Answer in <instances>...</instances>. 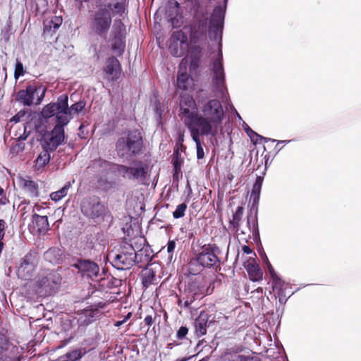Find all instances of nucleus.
<instances>
[{
    "label": "nucleus",
    "instance_id": "1",
    "mask_svg": "<svg viewBox=\"0 0 361 361\" xmlns=\"http://www.w3.org/2000/svg\"><path fill=\"white\" fill-rule=\"evenodd\" d=\"M228 0L222 5L216 6L211 14L209 25L207 22V8L200 4L195 6V20L190 27V39L191 44H198L206 39L208 30L211 39H219L217 58L212 62V85L214 91L224 97L227 92L225 84V73L222 63L221 38L224 29L225 14Z\"/></svg>",
    "mask_w": 361,
    "mask_h": 361
},
{
    "label": "nucleus",
    "instance_id": "2",
    "mask_svg": "<svg viewBox=\"0 0 361 361\" xmlns=\"http://www.w3.org/2000/svg\"><path fill=\"white\" fill-rule=\"evenodd\" d=\"M225 113L221 102L210 99L201 107V114L197 115L193 128L202 130V135L215 137L222 130Z\"/></svg>",
    "mask_w": 361,
    "mask_h": 361
},
{
    "label": "nucleus",
    "instance_id": "3",
    "mask_svg": "<svg viewBox=\"0 0 361 361\" xmlns=\"http://www.w3.org/2000/svg\"><path fill=\"white\" fill-rule=\"evenodd\" d=\"M112 24V2L97 0L96 7L91 13L90 28L101 38L106 39Z\"/></svg>",
    "mask_w": 361,
    "mask_h": 361
},
{
    "label": "nucleus",
    "instance_id": "4",
    "mask_svg": "<svg viewBox=\"0 0 361 361\" xmlns=\"http://www.w3.org/2000/svg\"><path fill=\"white\" fill-rule=\"evenodd\" d=\"M219 253V248L214 244L203 245L196 257L190 261V272L192 274H197L204 268H217L220 264L218 257Z\"/></svg>",
    "mask_w": 361,
    "mask_h": 361
},
{
    "label": "nucleus",
    "instance_id": "5",
    "mask_svg": "<svg viewBox=\"0 0 361 361\" xmlns=\"http://www.w3.org/2000/svg\"><path fill=\"white\" fill-rule=\"evenodd\" d=\"M106 260L118 270L130 269L136 263L135 248L132 245L125 243L109 251Z\"/></svg>",
    "mask_w": 361,
    "mask_h": 361
},
{
    "label": "nucleus",
    "instance_id": "6",
    "mask_svg": "<svg viewBox=\"0 0 361 361\" xmlns=\"http://www.w3.org/2000/svg\"><path fill=\"white\" fill-rule=\"evenodd\" d=\"M142 147V139L140 133L130 131L127 135L120 137L116 144V149L120 157H130L140 153Z\"/></svg>",
    "mask_w": 361,
    "mask_h": 361
},
{
    "label": "nucleus",
    "instance_id": "7",
    "mask_svg": "<svg viewBox=\"0 0 361 361\" xmlns=\"http://www.w3.org/2000/svg\"><path fill=\"white\" fill-rule=\"evenodd\" d=\"M67 102L68 97L66 94H62L58 97L56 102H51L42 110L41 114L44 118H50L55 116L56 123L68 124L71 120V117L67 116L66 111L67 109Z\"/></svg>",
    "mask_w": 361,
    "mask_h": 361
},
{
    "label": "nucleus",
    "instance_id": "8",
    "mask_svg": "<svg viewBox=\"0 0 361 361\" xmlns=\"http://www.w3.org/2000/svg\"><path fill=\"white\" fill-rule=\"evenodd\" d=\"M116 169V176L141 184L144 183L148 174V166L142 161H134L130 166L119 164Z\"/></svg>",
    "mask_w": 361,
    "mask_h": 361
},
{
    "label": "nucleus",
    "instance_id": "9",
    "mask_svg": "<svg viewBox=\"0 0 361 361\" xmlns=\"http://www.w3.org/2000/svg\"><path fill=\"white\" fill-rule=\"evenodd\" d=\"M46 88L42 86L37 87L35 85H29L25 90H20L17 93L16 99L25 106H30L34 104L39 105L42 103L45 96Z\"/></svg>",
    "mask_w": 361,
    "mask_h": 361
},
{
    "label": "nucleus",
    "instance_id": "10",
    "mask_svg": "<svg viewBox=\"0 0 361 361\" xmlns=\"http://www.w3.org/2000/svg\"><path fill=\"white\" fill-rule=\"evenodd\" d=\"M179 105L180 115L185 126L188 128H192L198 114L195 100L192 96L185 93L180 96Z\"/></svg>",
    "mask_w": 361,
    "mask_h": 361
},
{
    "label": "nucleus",
    "instance_id": "11",
    "mask_svg": "<svg viewBox=\"0 0 361 361\" xmlns=\"http://www.w3.org/2000/svg\"><path fill=\"white\" fill-rule=\"evenodd\" d=\"M61 280L60 274L56 271L39 279L37 282L38 293L44 296L56 293L60 288Z\"/></svg>",
    "mask_w": 361,
    "mask_h": 361
},
{
    "label": "nucleus",
    "instance_id": "12",
    "mask_svg": "<svg viewBox=\"0 0 361 361\" xmlns=\"http://www.w3.org/2000/svg\"><path fill=\"white\" fill-rule=\"evenodd\" d=\"M169 49L172 56L181 57L189 49L188 36L182 30L174 31L170 38Z\"/></svg>",
    "mask_w": 361,
    "mask_h": 361
},
{
    "label": "nucleus",
    "instance_id": "13",
    "mask_svg": "<svg viewBox=\"0 0 361 361\" xmlns=\"http://www.w3.org/2000/svg\"><path fill=\"white\" fill-rule=\"evenodd\" d=\"M68 124L56 123L54 128L45 137L43 147L49 149L51 152L55 151L59 146L65 142V130L64 127Z\"/></svg>",
    "mask_w": 361,
    "mask_h": 361
},
{
    "label": "nucleus",
    "instance_id": "14",
    "mask_svg": "<svg viewBox=\"0 0 361 361\" xmlns=\"http://www.w3.org/2000/svg\"><path fill=\"white\" fill-rule=\"evenodd\" d=\"M80 209L85 216L92 219L101 216L105 210L104 204L95 196L85 198L81 202Z\"/></svg>",
    "mask_w": 361,
    "mask_h": 361
},
{
    "label": "nucleus",
    "instance_id": "15",
    "mask_svg": "<svg viewBox=\"0 0 361 361\" xmlns=\"http://www.w3.org/2000/svg\"><path fill=\"white\" fill-rule=\"evenodd\" d=\"M111 47L113 51L122 54L126 47V26L121 20H116L113 25Z\"/></svg>",
    "mask_w": 361,
    "mask_h": 361
},
{
    "label": "nucleus",
    "instance_id": "16",
    "mask_svg": "<svg viewBox=\"0 0 361 361\" xmlns=\"http://www.w3.org/2000/svg\"><path fill=\"white\" fill-rule=\"evenodd\" d=\"M73 267L82 277L94 280L99 276L100 269L98 264L90 259H79Z\"/></svg>",
    "mask_w": 361,
    "mask_h": 361
},
{
    "label": "nucleus",
    "instance_id": "17",
    "mask_svg": "<svg viewBox=\"0 0 361 361\" xmlns=\"http://www.w3.org/2000/svg\"><path fill=\"white\" fill-rule=\"evenodd\" d=\"M233 228L237 235L240 236L243 240L247 241L248 238H250V233L255 240L259 238L257 214L247 216V229L241 228L240 225Z\"/></svg>",
    "mask_w": 361,
    "mask_h": 361
},
{
    "label": "nucleus",
    "instance_id": "18",
    "mask_svg": "<svg viewBox=\"0 0 361 361\" xmlns=\"http://www.w3.org/2000/svg\"><path fill=\"white\" fill-rule=\"evenodd\" d=\"M36 267L35 257L31 254H27L23 259L22 262L18 267V276L23 280L30 279L34 274Z\"/></svg>",
    "mask_w": 361,
    "mask_h": 361
},
{
    "label": "nucleus",
    "instance_id": "19",
    "mask_svg": "<svg viewBox=\"0 0 361 361\" xmlns=\"http://www.w3.org/2000/svg\"><path fill=\"white\" fill-rule=\"evenodd\" d=\"M214 317L209 315L207 312L202 311L199 316L195 319L194 326L195 334L200 337L207 334V329L214 322Z\"/></svg>",
    "mask_w": 361,
    "mask_h": 361
},
{
    "label": "nucleus",
    "instance_id": "20",
    "mask_svg": "<svg viewBox=\"0 0 361 361\" xmlns=\"http://www.w3.org/2000/svg\"><path fill=\"white\" fill-rule=\"evenodd\" d=\"M185 61L183 59L180 63L176 80L177 88L182 90H188L194 85L193 79L186 72L187 62Z\"/></svg>",
    "mask_w": 361,
    "mask_h": 361
},
{
    "label": "nucleus",
    "instance_id": "21",
    "mask_svg": "<svg viewBox=\"0 0 361 361\" xmlns=\"http://www.w3.org/2000/svg\"><path fill=\"white\" fill-rule=\"evenodd\" d=\"M119 164L107 161L101 158L95 159L92 161V166L99 173H112L115 176L117 175L116 166Z\"/></svg>",
    "mask_w": 361,
    "mask_h": 361
},
{
    "label": "nucleus",
    "instance_id": "22",
    "mask_svg": "<svg viewBox=\"0 0 361 361\" xmlns=\"http://www.w3.org/2000/svg\"><path fill=\"white\" fill-rule=\"evenodd\" d=\"M105 73L111 76V79H116L120 75V63L115 57H110L107 59L104 68Z\"/></svg>",
    "mask_w": 361,
    "mask_h": 361
},
{
    "label": "nucleus",
    "instance_id": "23",
    "mask_svg": "<svg viewBox=\"0 0 361 361\" xmlns=\"http://www.w3.org/2000/svg\"><path fill=\"white\" fill-rule=\"evenodd\" d=\"M25 192L30 197H37L39 195L38 185L36 182L31 179L22 178L20 180Z\"/></svg>",
    "mask_w": 361,
    "mask_h": 361
},
{
    "label": "nucleus",
    "instance_id": "24",
    "mask_svg": "<svg viewBox=\"0 0 361 361\" xmlns=\"http://www.w3.org/2000/svg\"><path fill=\"white\" fill-rule=\"evenodd\" d=\"M136 263L147 264L152 258V250L148 245H144L138 250H135Z\"/></svg>",
    "mask_w": 361,
    "mask_h": 361
},
{
    "label": "nucleus",
    "instance_id": "25",
    "mask_svg": "<svg viewBox=\"0 0 361 361\" xmlns=\"http://www.w3.org/2000/svg\"><path fill=\"white\" fill-rule=\"evenodd\" d=\"M188 130L190 133L192 139L195 142L196 145L197 158V159H202L204 157V149L202 147L200 138V135H202V130H197V128H194L193 127L188 128Z\"/></svg>",
    "mask_w": 361,
    "mask_h": 361
},
{
    "label": "nucleus",
    "instance_id": "26",
    "mask_svg": "<svg viewBox=\"0 0 361 361\" xmlns=\"http://www.w3.org/2000/svg\"><path fill=\"white\" fill-rule=\"evenodd\" d=\"M32 224L39 233H44L49 229V221L47 216L35 214L32 219Z\"/></svg>",
    "mask_w": 361,
    "mask_h": 361
},
{
    "label": "nucleus",
    "instance_id": "27",
    "mask_svg": "<svg viewBox=\"0 0 361 361\" xmlns=\"http://www.w3.org/2000/svg\"><path fill=\"white\" fill-rule=\"evenodd\" d=\"M85 353V352L81 348L74 349L59 356L53 361H78L83 357Z\"/></svg>",
    "mask_w": 361,
    "mask_h": 361
},
{
    "label": "nucleus",
    "instance_id": "28",
    "mask_svg": "<svg viewBox=\"0 0 361 361\" xmlns=\"http://www.w3.org/2000/svg\"><path fill=\"white\" fill-rule=\"evenodd\" d=\"M49 152H51L49 149H46V147H43V151L39 153L35 160V171H42L49 162L51 158Z\"/></svg>",
    "mask_w": 361,
    "mask_h": 361
},
{
    "label": "nucleus",
    "instance_id": "29",
    "mask_svg": "<svg viewBox=\"0 0 361 361\" xmlns=\"http://www.w3.org/2000/svg\"><path fill=\"white\" fill-rule=\"evenodd\" d=\"M142 283L147 288L153 284L156 279V272L152 267H146L141 271Z\"/></svg>",
    "mask_w": 361,
    "mask_h": 361
},
{
    "label": "nucleus",
    "instance_id": "30",
    "mask_svg": "<svg viewBox=\"0 0 361 361\" xmlns=\"http://www.w3.org/2000/svg\"><path fill=\"white\" fill-rule=\"evenodd\" d=\"M271 285L274 295H279L281 293L287 295V290L290 288V285L283 281L280 277L271 281Z\"/></svg>",
    "mask_w": 361,
    "mask_h": 361
},
{
    "label": "nucleus",
    "instance_id": "31",
    "mask_svg": "<svg viewBox=\"0 0 361 361\" xmlns=\"http://www.w3.org/2000/svg\"><path fill=\"white\" fill-rule=\"evenodd\" d=\"M71 187V182L68 181L65 185L59 190L53 192L50 194L49 197L52 201L59 202L62 198L66 197L68 194V191Z\"/></svg>",
    "mask_w": 361,
    "mask_h": 361
},
{
    "label": "nucleus",
    "instance_id": "32",
    "mask_svg": "<svg viewBox=\"0 0 361 361\" xmlns=\"http://www.w3.org/2000/svg\"><path fill=\"white\" fill-rule=\"evenodd\" d=\"M262 185V179L258 176L253 185L250 198L252 200L253 204H257L259 202L260 192Z\"/></svg>",
    "mask_w": 361,
    "mask_h": 361
},
{
    "label": "nucleus",
    "instance_id": "33",
    "mask_svg": "<svg viewBox=\"0 0 361 361\" xmlns=\"http://www.w3.org/2000/svg\"><path fill=\"white\" fill-rule=\"evenodd\" d=\"M86 105L85 102L82 100H80L75 104H72L70 107L68 106V104L67 103V109L66 111L67 116L71 117L73 118V114H78L82 111Z\"/></svg>",
    "mask_w": 361,
    "mask_h": 361
},
{
    "label": "nucleus",
    "instance_id": "34",
    "mask_svg": "<svg viewBox=\"0 0 361 361\" xmlns=\"http://www.w3.org/2000/svg\"><path fill=\"white\" fill-rule=\"evenodd\" d=\"M60 250L57 248H50L44 253V258L51 263H56L60 257Z\"/></svg>",
    "mask_w": 361,
    "mask_h": 361
},
{
    "label": "nucleus",
    "instance_id": "35",
    "mask_svg": "<svg viewBox=\"0 0 361 361\" xmlns=\"http://www.w3.org/2000/svg\"><path fill=\"white\" fill-rule=\"evenodd\" d=\"M243 212L244 208L242 206H238L236 208L235 212L233 214L232 220L230 221V224L233 227H238L239 225H240Z\"/></svg>",
    "mask_w": 361,
    "mask_h": 361
},
{
    "label": "nucleus",
    "instance_id": "36",
    "mask_svg": "<svg viewBox=\"0 0 361 361\" xmlns=\"http://www.w3.org/2000/svg\"><path fill=\"white\" fill-rule=\"evenodd\" d=\"M25 142L18 138L14 141L11 147V152L13 154H18V153L23 152L25 149Z\"/></svg>",
    "mask_w": 361,
    "mask_h": 361
},
{
    "label": "nucleus",
    "instance_id": "37",
    "mask_svg": "<svg viewBox=\"0 0 361 361\" xmlns=\"http://www.w3.org/2000/svg\"><path fill=\"white\" fill-rule=\"evenodd\" d=\"M187 209V204L185 203H182L178 205L173 212V216L175 219H180L185 215V212Z\"/></svg>",
    "mask_w": 361,
    "mask_h": 361
},
{
    "label": "nucleus",
    "instance_id": "38",
    "mask_svg": "<svg viewBox=\"0 0 361 361\" xmlns=\"http://www.w3.org/2000/svg\"><path fill=\"white\" fill-rule=\"evenodd\" d=\"M126 0H120L116 4L112 3V9L114 8L116 13L122 16L125 13V4Z\"/></svg>",
    "mask_w": 361,
    "mask_h": 361
},
{
    "label": "nucleus",
    "instance_id": "39",
    "mask_svg": "<svg viewBox=\"0 0 361 361\" xmlns=\"http://www.w3.org/2000/svg\"><path fill=\"white\" fill-rule=\"evenodd\" d=\"M25 73L23 64L18 60L16 61L14 71V78L18 80L20 76Z\"/></svg>",
    "mask_w": 361,
    "mask_h": 361
},
{
    "label": "nucleus",
    "instance_id": "40",
    "mask_svg": "<svg viewBox=\"0 0 361 361\" xmlns=\"http://www.w3.org/2000/svg\"><path fill=\"white\" fill-rule=\"evenodd\" d=\"M8 348V340L5 334L0 333V354Z\"/></svg>",
    "mask_w": 361,
    "mask_h": 361
},
{
    "label": "nucleus",
    "instance_id": "41",
    "mask_svg": "<svg viewBox=\"0 0 361 361\" xmlns=\"http://www.w3.org/2000/svg\"><path fill=\"white\" fill-rule=\"evenodd\" d=\"M183 306L185 308H189L192 302L195 300V293L190 291L185 298H183Z\"/></svg>",
    "mask_w": 361,
    "mask_h": 361
},
{
    "label": "nucleus",
    "instance_id": "42",
    "mask_svg": "<svg viewBox=\"0 0 361 361\" xmlns=\"http://www.w3.org/2000/svg\"><path fill=\"white\" fill-rule=\"evenodd\" d=\"M235 361H261L257 356L238 355Z\"/></svg>",
    "mask_w": 361,
    "mask_h": 361
},
{
    "label": "nucleus",
    "instance_id": "43",
    "mask_svg": "<svg viewBox=\"0 0 361 361\" xmlns=\"http://www.w3.org/2000/svg\"><path fill=\"white\" fill-rule=\"evenodd\" d=\"M188 333V329L186 326H180L176 332V337L180 339H184Z\"/></svg>",
    "mask_w": 361,
    "mask_h": 361
},
{
    "label": "nucleus",
    "instance_id": "44",
    "mask_svg": "<svg viewBox=\"0 0 361 361\" xmlns=\"http://www.w3.org/2000/svg\"><path fill=\"white\" fill-rule=\"evenodd\" d=\"M264 257H265L266 262L267 263V267H268V270H269V272L271 278V281L279 278V276L275 272L273 267L271 266V264L269 262L267 257L265 255Z\"/></svg>",
    "mask_w": 361,
    "mask_h": 361
},
{
    "label": "nucleus",
    "instance_id": "45",
    "mask_svg": "<svg viewBox=\"0 0 361 361\" xmlns=\"http://www.w3.org/2000/svg\"><path fill=\"white\" fill-rule=\"evenodd\" d=\"M62 18L60 17V16H55L54 19L51 20V25L50 27H53L54 30H56L58 29L60 25H61L62 23Z\"/></svg>",
    "mask_w": 361,
    "mask_h": 361
},
{
    "label": "nucleus",
    "instance_id": "46",
    "mask_svg": "<svg viewBox=\"0 0 361 361\" xmlns=\"http://www.w3.org/2000/svg\"><path fill=\"white\" fill-rule=\"evenodd\" d=\"M146 240L144 238H138L137 239H135V241L134 242L133 244H131L137 250H138L139 249H140L142 246H144V245H146Z\"/></svg>",
    "mask_w": 361,
    "mask_h": 361
},
{
    "label": "nucleus",
    "instance_id": "47",
    "mask_svg": "<svg viewBox=\"0 0 361 361\" xmlns=\"http://www.w3.org/2000/svg\"><path fill=\"white\" fill-rule=\"evenodd\" d=\"M167 252L169 253V258H172L173 252L176 247V242L174 240H169L167 243Z\"/></svg>",
    "mask_w": 361,
    "mask_h": 361
},
{
    "label": "nucleus",
    "instance_id": "48",
    "mask_svg": "<svg viewBox=\"0 0 361 361\" xmlns=\"http://www.w3.org/2000/svg\"><path fill=\"white\" fill-rule=\"evenodd\" d=\"M5 228H6V222L1 219L0 220V241H2L4 234H5Z\"/></svg>",
    "mask_w": 361,
    "mask_h": 361
},
{
    "label": "nucleus",
    "instance_id": "49",
    "mask_svg": "<svg viewBox=\"0 0 361 361\" xmlns=\"http://www.w3.org/2000/svg\"><path fill=\"white\" fill-rule=\"evenodd\" d=\"M256 135H257V136H252V135L249 136V137H250V140H251V141H252L255 145H256V144H257V143H259V142L262 140V139H263V136H262V135H260L257 134V133H256Z\"/></svg>",
    "mask_w": 361,
    "mask_h": 361
},
{
    "label": "nucleus",
    "instance_id": "50",
    "mask_svg": "<svg viewBox=\"0 0 361 361\" xmlns=\"http://www.w3.org/2000/svg\"><path fill=\"white\" fill-rule=\"evenodd\" d=\"M286 295H283L282 293H281L279 295H275V297L279 298V302L280 304L284 305L287 301Z\"/></svg>",
    "mask_w": 361,
    "mask_h": 361
},
{
    "label": "nucleus",
    "instance_id": "51",
    "mask_svg": "<svg viewBox=\"0 0 361 361\" xmlns=\"http://www.w3.org/2000/svg\"><path fill=\"white\" fill-rule=\"evenodd\" d=\"M144 322L147 326H151L153 324V318L151 315H147L145 317Z\"/></svg>",
    "mask_w": 361,
    "mask_h": 361
},
{
    "label": "nucleus",
    "instance_id": "52",
    "mask_svg": "<svg viewBox=\"0 0 361 361\" xmlns=\"http://www.w3.org/2000/svg\"><path fill=\"white\" fill-rule=\"evenodd\" d=\"M4 190L0 187V205L5 204L6 202V197H4Z\"/></svg>",
    "mask_w": 361,
    "mask_h": 361
},
{
    "label": "nucleus",
    "instance_id": "53",
    "mask_svg": "<svg viewBox=\"0 0 361 361\" xmlns=\"http://www.w3.org/2000/svg\"><path fill=\"white\" fill-rule=\"evenodd\" d=\"M242 250L244 253H245L247 255H250L252 252V249L247 245L243 246Z\"/></svg>",
    "mask_w": 361,
    "mask_h": 361
},
{
    "label": "nucleus",
    "instance_id": "54",
    "mask_svg": "<svg viewBox=\"0 0 361 361\" xmlns=\"http://www.w3.org/2000/svg\"><path fill=\"white\" fill-rule=\"evenodd\" d=\"M245 130L248 136H250V135L257 136L256 132L252 130L249 126H247V128L245 129Z\"/></svg>",
    "mask_w": 361,
    "mask_h": 361
},
{
    "label": "nucleus",
    "instance_id": "55",
    "mask_svg": "<svg viewBox=\"0 0 361 361\" xmlns=\"http://www.w3.org/2000/svg\"><path fill=\"white\" fill-rule=\"evenodd\" d=\"M214 283H211L209 284V287L206 290V294L207 295L212 294L214 291Z\"/></svg>",
    "mask_w": 361,
    "mask_h": 361
},
{
    "label": "nucleus",
    "instance_id": "56",
    "mask_svg": "<svg viewBox=\"0 0 361 361\" xmlns=\"http://www.w3.org/2000/svg\"><path fill=\"white\" fill-rule=\"evenodd\" d=\"M171 24L174 27L180 26L179 21L176 18H171Z\"/></svg>",
    "mask_w": 361,
    "mask_h": 361
},
{
    "label": "nucleus",
    "instance_id": "57",
    "mask_svg": "<svg viewBox=\"0 0 361 361\" xmlns=\"http://www.w3.org/2000/svg\"><path fill=\"white\" fill-rule=\"evenodd\" d=\"M28 134H26V132L25 131L24 133L19 136L18 139L22 140L23 142L27 138Z\"/></svg>",
    "mask_w": 361,
    "mask_h": 361
},
{
    "label": "nucleus",
    "instance_id": "58",
    "mask_svg": "<svg viewBox=\"0 0 361 361\" xmlns=\"http://www.w3.org/2000/svg\"><path fill=\"white\" fill-rule=\"evenodd\" d=\"M124 324V321L123 320H120V321H117L114 323V326H116V327H119L121 326V325H123Z\"/></svg>",
    "mask_w": 361,
    "mask_h": 361
},
{
    "label": "nucleus",
    "instance_id": "59",
    "mask_svg": "<svg viewBox=\"0 0 361 361\" xmlns=\"http://www.w3.org/2000/svg\"><path fill=\"white\" fill-rule=\"evenodd\" d=\"M174 170H175V173L173 174V178H175V177L178 174V164H177V162L174 163Z\"/></svg>",
    "mask_w": 361,
    "mask_h": 361
},
{
    "label": "nucleus",
    "instance_id": "60",
    "mask_svg": "<svg viewBox=\"0 0 361 361\" xmlns=\"http://www.w3.org/2000/svg\"><path fill=\"white\" fill-rule=\"evenodd\" d=\"M131 315V312H129L126 316H125L124 319H123V321H124V323H126L130 318Z\"/></svg>",
    "mask_w": 361,
    "mask_h": 361
},
{
    "label": "nucleus",
    "instance_id": "61",
    "mask_svg": "<svg viewBox=\"0 0 361 361\" xmlns=\"http://www.w3.org/2000/svg\"><path fill=\"white\" fill-rule=\"evenodd\" d=\"M131 315V312H129L126 316H125L124 319H123V321H124V323H126L130 318Z\"/></svg>",
    "mask_w": 361,
    "mask_h": 361
},
{
    "label": "nucleus",
    "instance_id": "62",
    "mask_svg": "<svg viewBox=\"0 0 361 361\" xmlns=\"http://www.w3.org/2000/svg\"><path fill=\"white\" fill-rule=\"evenodd\" d=\"M262 140H264V142H269V141H271V142H276V140H274V139L267 138V137H263Z\"/></svg>",
    "mask_w": 361,
    "mask_h": 361
},
{
    "label": "nucleus",
    "instance_id": "63",
    "mask_svg": "<svg viewBox=\"0 0 361 361\" xmlns=\"http://www.w3.org/2000/svg\"><path fill=\"white\" fill-rule=\"evenodd\" d=\"M190 359V357H182L177 359L176 361H188Z\"/></svg>",
    "mask_w": 361,
    "mask_h": 361
},
{
    "label": "nucleus",
    "instance_id": "64",
    "mask_svg": "<svg viewBox=\"0 0 361 361\" xmlns=\"http://www.w3.org/2000/svg\"><path fill=\"white\" fill-rule=\"evenodd\" d=\"M0 361H12V360H11L10 358H7V357H6V358H4V359L1 358V359H0Z\"/></svg>",
    "mask_w": 361,
    "mask_h": 361
}]
</instances>
